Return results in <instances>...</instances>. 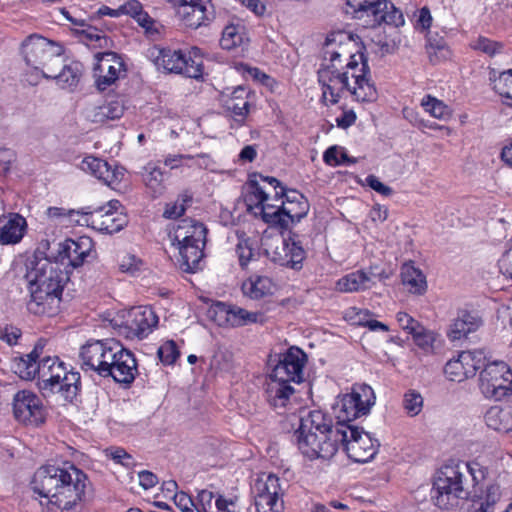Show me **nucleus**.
Here are the masks:
<instances>
[{
    "label": "nucleus",
    "instance_id": "nucleus-1",
    "mask_svg": "<svg viewBox=\"0 0 512 512\" xmlns=\"http://www.w3.org/2000/svg\"><path fill=\"white\" fill-rule=\"evenodd\" d=\"M295 435L299 450L310 460H329L341 445L351 460L366 463L375 457L380 446L367 432L352 425L333 424L331 417L320 410L302 416Z\"/></svg>",
    "mask_w": 512,
    "mask_h": 512
},
{
    "label": "nucleus",
    "instance_id": "nucleus-2",
    "mask_svg": "<svg viewBox=\"0 0 512 512\" xmlns=\"http://www.w3.org/2000/svg\"><path fill=\"white\" fill-rule=\"evenodd\" d=\"M87 482V475L71 464L41 466L31 484L35 493L47 499L48 505L70 512L81 503Z\"/></svg>",
    "mask_w": 512,
    "mask_h": 512
},
{
    "label": "nucleus",
    "instance_id": "nucleus-3",
    "mask_svg": "<svg viewBox=\"0 0 512 512\" xmlns=\"http://www.w3.org/2000/svg\"><path fill=\"white\" fill-rule=\"evenodd\" d=\"M469 470L465 462L444 465L436 474L431 499L440 509L449 510L470 494Z\"/></svg>",
    "mask_w": 512,
    "mask_h": 512
},
{
    "label": "nucleus",
    "instance_id": "nucleus-4",
    "mask_svg": "<svg viewBox=\"0 0 512 512\" xmlns=\"http://www.w3.org/2000/svg\"><path fill=\"white\" fill-rule=\"evenodd\" d=\"M38 388L44 397L61 393L65 400L72 402L80 390V374L68 371L58 357L46 356L41 359Z\"/></svg>",
    "mask_w": 512,
    "mask_h": 512
},
{
    "label": "nucleus",
    "instance_id": "nucleus-5",
    "mask_svg": "<svg viewBox=\"0 0 512 512\" xmlns=\"http://www.w3.org/2000/svg\"><path fill=\"white\" fill-rule=\"evenodd\" d=\"M22 53L26 64L44 78L62 66V46L42 36L30 35L22 44Z\"/></svg>",
    "mask_w": 512,
    "mask_h": 512
},
{
    "label": "nucleus",
    "instance_id": "nucleus-6",
    "mask_svg": "<svg viewBox=\"0 0 512 512\" xmlns=\"http://www.w3.org/2000/svg\"><path fill=\"white\" fill-rule=\"evenodd\" d=\"M346 13L354 18H369V25L382 23L400 27L404 25V16L393 3L387 0H346Z\"/></svg>",
    "mask_w": 512,
    "mask_h": 512
},
{
    "label": "nucleus",
    "instance_id": "nucleus-7",
    "mask_svg": "<svg viewBox=\"0 0 512 512\" xmlns=\"http://www.w3.org/2000/svg\"><path fill=\"white\" fill-rule=\"evenodd\" d=\"M480 390L491 400L512 403V369L504 361H493L480 372Z\"/></svg>",
    "mask_w": 512,
    "mask_h": 512
},
{
    "label": "nucleus",
    "instance_id": "nucleus-8",
    "mask_svg": "<svg viewBox=\"0 0 512 512\" xmlns=\"http://www.w3.org/2000/svg\"><path fill=\"white\" fill-rule=\"evenodd\" d=\"M26 277L30 286L48 290L59 297L62 295L64 285L69 280L67 273L61 268L58 261H51L48 257H39L37 253L27 265Z\"/></svg>",
    "mask_w": 512,
    "mask_h": 512
},
{
    "label": "nucleus",
    "instance_id": "nucleus-9",
    "mask_svg": "<svg viewBox=\"0 0 512 512\" xmlns=\"http://www.w3.org/2000/svg\"><path fill=\"white\" fill-rule=\"evenodd\" d=\"M198 51V48H193L187 53L182 50L161 48L158 49V55L155 57V64L158 69L162 68L168 73L197 79L202 76L203 70V61L197 54Z\"/></svg>",
    "mask_w": 512,
    "mask_h": 512
},
{
    "label": "nucleus",
    "instance_id": "nucleus-10",
    "mask_svg": "<svg viewBox=\"0 0 512 512\" xmlns=\"http://www.w3.org/2000/svg\"><path fill=\"white\" fill-rule=\"evenodd\" d=\"M374 400V392L370 386L355 385L351 393L345 394L340 400L336 423L350 425L349 423L356 418L368 414Z\"/></svg>",
    "mask_w": 512,
    "mask_h": 512
},
{
    "label": "nucleus",
    "instance_id": "nucleus-11",
    "mask_svg": "<svg viewBox=\"0 0 512 512\" xmlns=\"http://www.w3.org/2000/svg\"><path fill=\"white\" fill-rule=\"evenodd\" d=\"M350 61L345 65L346 71H349L350 86L345 87L356 100L362 102H373L377 99L378 93L374 83L370 79V68L367 60L361 54V66L355 59V55H350Z\"/></svg>",
    "mask_w": 512,
    "mask_h": 512
},
{
    "label": "nucleus",
    "instance_id": "nucleus-12",
    "mask_svg": "<svg viewBox=\"0 0 512 512\" xmlns=\"http://www.w3.org/2000/svg\"><path fill=\"white\" fill-rule=\"evenodd\" d=\"M120 206L119 201L113 200L106 207L94 211L88 209V213L84 214L83 225L107 234L119 232L128 222L127 217L117 211Z\"/></svg>",
    "mask_w": 512,
    "mask_h": 512
},
{
    "label": "nucleus",
    "instance_id": "nucleus-13",
    "mask_svg": "<svg viewBox=\"0 0 512 512\" xmlns=\"http://www.w3.org/2000/svg\"><path fill=\"white\" fill-rule=\"evenodd\" d=\"M254 490L257 512H283L284 505L280 497L284 489L276 475L269 474L265 478L257 479Z\"/></svg>",
    "mask_w": 512,
    "mask_h": 512
},
{
    "label": "nucleus",
    "instance_id": "nucleus-14",
    "mask_svg": "<svg viewBox=\"0 0 512 512\" xmlns=\"http://www.w3.org/2000/svg\"><path fill=\"white\" fill-rule=\"evenodd\" d=\"M114 340H96L87 342L80 349L81 367L85 371H94L104 377L108 373L109 360L115 355L112 345Z\"/></svg>",
    "mask_w": 512,
    "mask_h": 512
},
{
    "label": "nucleus",
    "instance_id": "nucleus-15",
    "mask_svg": "<svg viewBox=\"0 0 512 512\" xmlns=\"http://www.w3.org/2000/svg\"><path fill=\"white\" fill-rule=\"evenodd\" d=\"M343 68L344 65L323 62L318 70V80L323 88V99L330 104H336L345 87L350 86L349 71L341 72Z\"/></svg>",
    "mask_w": 512,
    "mask_h": 512
},
{
    "label": "nucleus",
    "instance_id": "nucleus-16",
    "mask_svg": "<svg viewBox=\"0 0 512 512\" xmlns=\"http://www.w3.org/2000/svg\"><path fill=\"white\" fill-rule=\"evenodd\" d=\"M93 77L98 90L104 91L126 73L122 58L114 52L98 53Z\"/></svg>",
    "mask_w": 512,
    "mask_h": 512
},
{
    "label": "nucleus",
    "instance_id": "nucleus-17",
    "mask_svg": "<svg viewBox=\"0 0 512 512\" xmlns=\"http://www.w3.org/2000/svg\"><path fill=\"white\" fill-rule=\"evenodd\" d=\"M110 345L116 353L112 355V360H109L108 370L110 371L105 373L104 377H112L118 383H132L138 373L134 354L117 341H113Z\"/></svg>",
    "mask_w": 512,
    "mask_h": 512
},
{
    "label": "nucleus",
    "instance_id": "nucleus-18",
    "mask_svg": "<svg viewBox=\"0 0 512 512\" xmlns=\"http://www.w3.org/2000/svg\"><path fill=\"white\" fill-rule=\"evenodd\" d=\"M13 413L22 423L39 425L43 423L45 415L41 400L31 391H18L13 398Z\"/></svg>",
    "mask_w": 512,
    "mask_h": 512
},
{
    "label": "nucleus",
    "instance_id": "nucleus-19",
    "mask_svg": "<svg viewBox=\"0 0 512 512\" xmlns=\"http://www.w3.org/2000/svg\"><path fill=\"white\" fill-rule=\"evenodd\" d=\"M306 354L297 347H291L279 360L270 376L278 381L300 383L303 380V368Z\"/></svg>",
    "mask_w": 512,
    "mask_h": 512
},
{
    "label": "nucleus",
    "instance_id": "nucleus-20",
    "mask_svg": "<svg viewBox=\"0 0 512 512\" xmlns=\"http://www.w3.org/2000/svg\"><path fill=\"white\" fill-rule=\"evenodd\" d=\"M270 257L273 262L280 266L300 270L306 258V251L302 246L299 236L292 233L288 240H283L281 246H277L272 251Z\"/></svg>",
    "mask_w": 512,
    "mask_h": 512
},
{
    "label": "nucleus",
    "instance_id": "nucleus-21",
    "mask_svg": "<svg viewBox=\"0 0 512 512\" xmlns=\"http://www.w3.org/2000/svg\"><path fill=\"white\" fill-rule=\"evenodd\" d=\"M80 169L90 173L111 188L120 184L125 172L123 167L112 168L107 161L94 156L85 157L80 164Z\"/></svg>",
    "mask_w": 512,
    "mask_h": 512
},
{
    "label": "nucleus",
    "instance_id": "nucleus-22",
    "mask_svg": "<svg viewBox=\"0 0 512 512\" xmlns=\"http://www.w3.org/2000/svg\"><path fill=\"white\" fill-rule=\"evenodd\" d=\"M61 297L37 287L30 286V296L26 302L29 313L37 316H53L59 312Z\"/></svg>",
    "mask_w": 512,
    "mask_h": 512
},
{
    "label": "nucleus",
    "instance_id": "nucleus-23",
    "mask_svg": "<svg viewBox=\"0 0 512 512\" xmlns=\"http://www.w3.org/2000/svg\"><path fill=\"white\" fill-rule=\"evenodd\" d=\"M210 0H187L178 4L177 15L186 27L197 29L210 20L212 13L208 11Z\"/></svg>",
    "mask_w": 512,
    "mask_h": 512
},
{
    "label": "nucleus",
    "instance_id": "nucleus-24",
    "mask_svg": "<svg viewBox=\"0 0 512 512\" xmlns=\"http://www.w3.org/2000/svg\"><path fill=\"white\" fill-rule=\"evenodd\" d=\"M92 247L88 237H81L78 240L66 239L58 244V255L56 261L68 260V265L78 268L83 265Z\"/></svg>",
    "mask_w": 512,
    "mask_h": 512
},
{
    "label": "nucleus",
    "instance_id": "nucleus-25",
    "mask_svg": "<svg viewBox=\"0 0 512 512\" xmlns=\"http://www.w3.org/2000/svg\"><path fill=\"white\" fill-rule=\"evenodd\" d=\"M158 323V317L152 308L139 306L132 308L128 313L126 326L138 338L147 336Z\"/></svg>",
    "mask_w": 512,
    "mask_h": 512
},
{
    "label": "nucleus",
    "instance_id": "nucleus-26",
    "mask_svg": "<svg viewBox=\"0 0 512 512\" xmlns=\"http://www.w3.org/2000/svg\"><path fill=\"white\" fill-rule=\"evenodd\" d=\"M295 390L288 382L278 381L270 376L266 387V399L269 405L279 414L291 405Z\"/></svg>",
    "mask_w": 512,
    "mask_h": 512
},
{
    "label": "nucleus",
    "instance_id": "nucleus-27",
    "mask_svg": "<svg viewBox=\"0 0 512 512\" xmlns=\"http://www.w3.org/2000/svg\"><path fill=\"white\" fill-rule=\"evenodd\" d=\"M283 197L286 198V201L281 202L283 227L288 228L290 224L299 222L307 215L309 205L304 196L296 190L287 191Z\"/></svg>",
    "mask_w": 512,
    "mask_h": 512
},
{
    "label": "nucleus",
    "instance_id": "nucleus-28",
    "mask_svg": "<svg viewBox=\"0 0 512 512\" xmlns=\"http://www.w3.org/2000/svg\"><path fill=\"white\" fill-rule=\"evenodd\" d=\"M206 241L188 243H175L179 252L180 268L187 273H195L201 269V261L204 257L203 248Z\"/></svg>",
    "mask_w": 512,
    "mask_h": 512
},
{
    "label": "nucleus",
    "instance_id": "nucleus-29",
    "mask_svg": "<svg viewBox=\"0 0 512 512\" xmlns=\"http://www.w3.org/2000/svg\"><path fill=\"white\" fill-rule=\"evenodd\" d=\"M27 229L26 219L17 213L0 218V244H16L24 237Z\"/></svg>",
    "mask_w": 512,
    "mask_h": 512
},
{
    "label": "nucleus",
    "instance_id": "nucleus-30",
    "mask_svg": "<svg viewBox=\"0 0 512 512\" xmlns=\"http://www.w3.org/2000/svg\"><path fill=\"white\" fill-rule=\"evenodd\" d=\"M206 227L193 219H182L173 234L171 235L172 244L188 243V241L203 242L206 241Z\"/></svg>",
    "mask_w": 512,
    "mask_h": 512
},
{
    "label": "nucleus",
    "instance_id": "nucleus-31",
    "mask_svg": "<svg viewBox=\"0 0 512 512\" xmlns=\"http://www.w3.org/2000/svg\"><path fill=\"white\" fill-rule=\"evenodd\" d=\"M373 273L357 270L341 277L336 282V290L343 293H353L370 289L374 282Z\"/></svg>",
    "mask_w": 512,
    "mask_h": 512
},
{
    "label": "nucleus",
    "instance_id": "nucleus-32",
    "mask_svg": "<svg viewBox=\"0 0 512 512\" xmlns=\"http://www.w3.org/2000/svg\"><path fill=\"white\" fill-rule=\"evenodd\" d=\"M500 497V487L490 484L480 494L474 495L465 512H494Z\"/></svg>",
    "mask_w": 512,
    "mask_h": 512
},
{
    "label": "nucleus",
    "instance_id": "nucleus-33",
    "mask_svg": "<svg viewBox=\"0 0 512 512\" xmlns=\"http://www.w3.org/2000/svg\"><path fill=\"white\" fill-rule=\"evenodd\" d=\"M484 421L488 428L499 433H512V409L500 406H491L484 414Z\"/></svg>",
    "mask_w": 512,
    "mask_h": 512
},
{
    "label": "nucleus",
    "instance_id": "nucleus-34",
    "mask_svg": "<svg viewBox=\"0 0 512 512\" xmlns=\"http://www.w3.org/2000/svg\"><path fill=\"white\" fill-rule=\"evenodd\" d=\"M481 325V320L469 312L463 311L450 325L448 338L457 341L465 338L469 333L476 331Z\"/></svg>",
    "mask_w": 512,
    "mask_h": 512
},
{
    "label": "nucleus",
    "instance_id": "nucleus-35",
    "mask_svg": "<svg viewBox=\"0 0 512 512\" xmlns=\"http://www.w3.org/2000/svg\"><path fill=\"white\" fill-rule=\"evenodd\" d=\"M401 279L410 293L423 295L427 290L426 276L412 263H405L402 266Z\"/></svg>",
    "mask_w": 512,
    "mask_h": 512
},
{
    "label": "nucleus",
    "instance_id": "nucleus-36",
    "mask_svg": "<svg viewBox=\"0 0 512 512\" xmlns=\"http://www.w3.org/2000/svg\"><path fill=\"white\" fill-rule=\"evenodd\" d=\"M140 175L152 197L156 198L164 193V172L157 165L149 162L142 167Z\"/></svg>",
    "mask_w": 512,
    "mask_h": 512
},
{
    "label": "nucleus",
    "instance_id": "nucleus-37",
    "mask_svg": "<svg viewBox=\"0 0 512 512\" xmlns=\"http://www.w3.org/2000/svg\"><path fill=\"white\" fill-rule=\"evenodd\" d=\"M243 294L258 300L273 293V282L266 276L251 277L242 284Z\"/></svg>",
    "mask_w": 512,
    "mask_h": 512
},
{
    "label": "nucleus",
    "instance_id": "nucleus-38",
    "mask_svg": "<svg viewBox=\"0 0 512 512\" xmlns=\"http://www.w3.org/2000/svg\"><path fill=\"white\" fill-rule=\"evenodd\" d=\"M124 110L125 107L123 101L120 99H114L95 107L92 111L91 119L96 123L119 119L123 115Z\"/></svg>",
    "mask_w": 512,
    "mask_h": 512
},
{
    "label": "nucleus",
    "instance_id": "nucleus-39",
    "mask_svg": "<svg viewBox=\"0 0 512 512\" xmlns=\"http://www.w3.org/2000/svg\"><path fill=\"white\" fill-rule=\"evenodd\" d=\"M13 368L16 374L24 380H32L37 377L39 379L40 369L42 368L41 360L37 361L29 354L16 357L13 360Z\"/></svg>",
    "mask_w": 512,
    "mask_h": 512
},
{
    "label": "nucleus",
    "instance_id": "nucleus-40",
    "mask_svg": "<svg viewBox=\"0 0 512 512\" xmlns=\"http://www.w3.org/2000/svg\"><path fill=\"white\" fill-rule=\"evenodd\" d=\"M460 360L465 372V379L473 377L477 370L483 369L486 363V355L483 350L462 351Z\"/></svg>",
    "mask_w": 512,
    "mask_h": 512
},
{
    "label": "nucleus",
    "instance_id": "nucleus-41",
    "mask_svg": "<svg viewBox=\"0 0 512 512\" xmlns=\"http://www.w3.org/2000/svg\"><path fill=\"white\" fill-rule=\"evenodd\" d=\"M53 75L47 76L46 78H52L57 81V83L63 87H72L76 86L81 77V69L79 63H71V64H63L57 70V72L52 73Z\"/></svg>",
    "mask_w": 512,
    "mask_h": 512
},
{
    "label": "nucleus",
    "instance_id": "nucleus-42",
    "mask_svg": "<svg viewBox=\"0 0 512 512\" xmlns=\"http://www.w3.org/2000/svg\"><path fill=\"white\" fill-rule=\"evenodd\" d=\"M246 93L242 87L236 88L232 97L227 101L226 107L232 113L234 120L239 124H242L249 113V102L243 99V95Z\"/></svg>",
    "mask_w": 512,
    "mask_h": 512
},
{
    "label": "nucleus",
    "instance_id": "nucleus-43",
    "mask_svg": "<svg viewBox=\"0 0 512 512\" xmlns=\"http://www.w3.org/2000/svg\"><path fill=\"white\" fill-rule=\"evenodd\" d=\"M264 315L261 312H251L236 305H231V327H242L254 323H262Z\"/></svg>",
    "mask_w": 512,
    "mask_h": 512
},
{
    "label": "nucleus",
    "instance_id": "nucleus-44",
    "mask_svg": "<svg viewBox=\"0 0 512 512\" xmlns=\"http://www.w3.org/2000/svg\"><path fill=\"white\" fill-rule=\"evenodd\" d=\"M88 213V208L80 210L65 209L62 207H49L46 211L48 218L52 220L68 219L70 223H77L83 225L84 214Z\"/></svg>",
    "mask_w": 512,
    "mask_h": 512
},
{
    "label": "nucleus",
    "instance_id": "nucleus-45",
    "mask_svg": "<svg viewBox=\"0 0 512 512\" xmlns=\"http://www.w3.org/2000/svg\"><path fill=\"white\" fill-rule=\"evenodd\" d=\"M255 215L258 213L261 215L264 222L268 223L271 226H278L280 228L283 227V217H282V211L281 206L277 207L274 204H269L264 202L258 211H254Z\"/></svg>",
    "mask_w": 512,
    "mask_h": 512
},
{
    "label": "nucleus",
    "instance_id": "nucleus-46",
    "mask_svg": "<svg viewBox=\"0 0 512 512\" xmlns=\"http://www.w3.org/2000/svg\"><path fill=\"white\" fill-rule=\"evenodd\" d=\"M192 199V195L187 192L180 194L175 202L166 205L163 216L167 219H176L182 216L187 207L191 205Z\"/></svg>",
    "mask_w": 512,
    "mask_h": 512
},
{
    "label": "nucleus",
    "instance_id": "nucleus-47",
    "mask_svg": "<svg viewBox=\"0 0 512 512\" xmlns=\"http://www.w3.org/2000/svg\"><path fill=\"white\" fill-rule=\"evenodd\" d=\"M421 105L424 107L426 112L430 113L431 116L437 119H448L450 117V110L448 106L431 95H426L422 99Z\"/></svg>",
    "mask_w": 512,
    "mask_h": 512
},
{
    "label": "nucleus",
    "instance_id": "nucleus-48",
    "mask_svg": "<svg viewBox=\"0 0 512 512\" xmlns=\"http://www.w3.org/2000/svg\"><path fill=\"white\" fill-rule=\"evenodd\" d=\"M241 29L242 27L233 24L226 26L220 39L221 47L226 50H231L240 46L243 41V35L240 32Z\"/></svg>",
    "mask_w": 512,
    "mask_h": 512
},
{
    "label": "nucleus",
    "instance_id": "nucleus-49",
    "mask_svg": "<svg viewBox=\"0 0 512 512\" xmlns=\"http://www.w3.org/2000/svg\"><path fill=\"white\" fill-rule=\"evenodd\" d=\"M470 47L473 50L482 52L490 57L502 51L503 45L500 42L493 41L484 36H478L470 42Z\"/></svg>",
    "mask_w": 512,
    "mask_h": 512
},
{
    "label": "nucleus",
    "instance_id": "nucleus-50",
    "mask_svg": "<svg viewBox=\"0 0 512 512\" xmlns=\"http://www.w3.org/2000/svg\"><path fill=\"white\" fill-rule=\"evenodd\" d=\"M209 317L219 326H231V305L217 302L209 309Z\"/></svg>",
    "mask_w": 512,
    "mask_h": 512
},
{
    "label": "nucleus",
    "instance_id": "nucleus-51",
    "mask_svg": "<svg viewBox=\"0 0 512 512\" xmlns=\"http://www.w3.org/2000/svg\"><path fill=\"white\" fill-rule=\"evenodd\" d=\"M250 185L253 188V191L249 193L245 199L248 211H258L260 206L266 202L269 197L256 181L251 180Z\"/></svg>",
    "mask_w": 512,
    "mask_h": 512
},
{
    "label": "nucleus",
    "instance_id": "nucleus-52",
    "mask_svg": "<svg viewBox=\"0 0 512 512\" xmlns=\"http://www.w3.org/2000/svg\"><path fill=\"white\" fill-rule=\"evenodd\" d=\"M403 407L410 416L418 415L423 408V397L420 393L410 390L404 395Z\"/></svg>",
    "mask_w": 512,
    "mask_h": 512
},
{
    "label": "nucleus",
    "instance_id": "nucleus-53",
    "mask_svg": "<svg viewBox=\"0 0 512 512\" xmlns=\"http://www.w3.org/2000/svg\"><path fill=\"white\" fill-rule=\"evenodd\" d=\"M493 88L502 97L512 99V69L502 72L494 80Z\"/></svg>",
    "mask_w": 512,
    "mask_h": 512
},
{
    "label": "nucleus",
    "instance_id": "nucleus-54",
    "mask_svg": "<svg viewBox=\"0 0 512 512\" xmlns=\"http://www.w3.org/2000/svg\"><path fill=\"white\" fill-rule=\"evenodd\" d=\"M444 372L450 381L462 382L465 379V372L460 360V353L456 358L450 359L444 368Z\"/></svg>",
    "mask_w": 512,
    "mask_h": 512
},
{
    "label": "nucleus",
    "instance_id": "nucleus-55",
    "mask_svg": "<svg viewBox=\"0 0 512 512\" xmlns=\"http://www.w3.org/2000/svg\"><path fill=\"white\" fill-rule=\"evenodd\" d=\"M157 354L163 364L171 365L177 360L180 352L176 343L170 340L159 347Z\"/></svg>",
    "mask_w": 512,
    "mask_h": 512
},
{
    "label": "nucleus",
    "instance_id": "nucleus-56",
    "mask_svg": "<svg viewBox=\"0 0 512 512\" xmlns=\"http://www.w3.org/2000/svg\"><path fill=\"white\" fill-rule=\"evenodd\" d=\"M236 253L238 255L239 263L241 267L247 266L249 261L253 257V248L250 239H240L236 246Z\"/></svg>",
    "mask_w": 512,
    "mask_h": 512
},
{
    "label": "nucleus",
    "instance_id": "nucleus-57",
    "mask_svg": "<svg viewBox=\"0 0 512 512\" xmlns=\"http://www.w3.org/2000/svg\"><path fill=\"white\" fill-rule=\"evenodd\" d=\"M413 339L417 346L424 350L432 348L434 342V334L426 330L423 326L419 327L416 333L412 334Z\"/></svg>",
    "mask_w": 512,
    "mask_h": 512
},
{
    "label": "nucleus",
    "instance_id": "nucleus-58",
    "mask_svg": "<svg viewBox=\"0 0 512 512\" xmlns=\"http://www.w3.org/2000/svg\"><path fill=\"white\" fill-rule=\"evenodd\" d=\"M469 470L470 487L482 482L487 475V468L477 462L466 463Z\"/></svg>",
    "mask_w": 512,
    "mask_h": 512
},
{
    "label": "nucleus",
    "instance_id": "nucleus-59",
    "mask_svg": "<svg viewBox=\"0 0 512 512\" xmlns=\"http://www.w3.org/2000/svg\"><path fill=\"white\" fill-rule=\"evenodd\" d=\"M107 454L116 462L125 467L134 465L133 458L123 448L107 449Z\"/></svg>",
    "mask_w": 512,
    "mask_h": 512
},
{
    "label": "nucleus",
    "instance_id": "nucleus-60",
    "mask_svg": "<svg viewBox=\"0 0 512 512\" xmlns=\"http://www.w3.org/2000/svg\"><path fill=\"white\" fill-rule=\"evenodd\" d=\"M21 335V330L13 325H6L0 329V339L9 345H15Z\"/></svg>",
    "mask_w": 512,
    "mask_h": 512
},
{
    "label": "nucleus",
    "instance_id": "nucleus-61",
    "mask_svg": "<svg viewBox=\"0 0 512 512\" xmlns=\"http://www.w3.org/2000/svg\"><path fill=\"white\" fill-rule=\"evenodd\" d=\"M397 321L400 327L404 330H407L410 334L416 333L421 326L418 321H416L405 312L397 313Z\"/></svg>",
    "mask_w": 512,
    "mask_h": 512
},
{
    "label": "nucleus",
    "instance_id": "nucleus-62",
    "mask_svg": "<svg viewBox=\"0 0 512 512\" xmlns=\"http://www.w3.org/2000/svg\"><path fill=\"white\" fill-rule=\"evenodd\" d=\"M173 499L175 502V505L182 511V512H193L194 509V502L192 498L187 495L185 492H179L175 493L173 495Z\"/></svg>",
    "mask_w": 512,
    "mask_h": 512
},
{
    "label": "nucleus",
    "instance_id": "nucleus-63",
    "mask_svg": "<svg viewBox=\"0 0 512 512\" xmlns=\"http://www.w3.org/2000/svg\"><path fill=\"white\" fill-rule=\"evenodd\" d=\"M427 53L430 62L433 64H437L451 56V51L448 46H438L435 49H428Z\"/></svg>",
    "mask_w": 512,
    "mask_h": 512
},
{
    "label": "nucleus",
    "instance_id": "nucleus-64",
    "mask_svg": "<svg viewBox=\"0 0 512 512\" xmlns=\"http://www.w3.org/2000/svg\"><path fill=\"white\" fill-rule=\"evenodd\" d=\"M366 183L371 189L383 196H390L393 193L392 188L383 184L375 175H368Z\"/></svg>",
    "mask_w": 512,
    "mask_h": 512
}]
</instances>
